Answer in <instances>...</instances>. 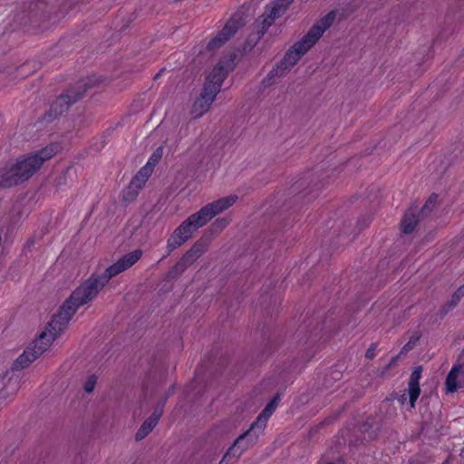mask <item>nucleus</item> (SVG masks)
Segmentation results:
<instances>
[{
  "mask_svg": "<svg viewBox=\"0 0 464 464\" xmlns=\"http://www.w3.org/2000/svg\"><path fill=\"white\" fill-rule=\"evenodd\" d=\"M56 151V146L50 145L36 152L19 157L14 164L0 170V186L9 188L28 179Z\"/></svg>",
  "mask_w": 464,
  "mask_h": 464,
  "instance_id": "nucleus-3",
  "label": "nucleus"
},
{
  "mask_svg": "<svg viewBox=\"0 0 464 464\" xmlns=\"http://www.w3.org/2000/svg\"><path fill=\"white\" fill-rule=\"evenodd\" d=\"M237 200V195L219 198L202 207L198 212L194 213V216L203 227L214 217L233 206Z\"/></svg>",
  "mask_w": 464,
  "mask_h": 464,
  "instance_id": "nucleus-8",
  "label": "nucleus"
},
{
  "mask_svg": "<svg viewBox=\"0 0 464 464\" xmlns=\"http://www.w3.org/2000/svg\"><path fill=\"white\" fill-rule=\"evenodd\" d=\"M95 384H96V377L94 375H92L85 382L83 389L87 392H92L94 390Z\"/></svg>",
  "mask_w": 464,
  "mask_h": 464,
  "instance_id": "nucleus-25",
  "label": "nucleus"
},
{
  "mask_svg": "<svg viewBox=\"0 0 464 464\" xmlns=\"http://www.w3.org/2000/svg\"><path fill=\"white\" fill-rule=\"evenodd\" d=\"M445 384L448 392H454L464 384V363L452 367Z\"/></svg>",
  "mask_w": 464,
  "mask_h": 464,
  "instance_id": "nucleus-15",
  "label": "nucleus"
},
{
  "mask_svg": "<svg viewBox=\"0 0 464 464\" xmlns=\"http://www.w3.org/2000/svg\"><path fill=\"white\" fill-rule=\"evenodd\" d=\"M253 444H250V440L247 436V433L241 434L233 443V445L227 450L226 454L223 456L222 459L219 461V464H228L227 459L230 456L238 459L242 453L248 449Z\"/></svg>",
  "mask_w": 464,
  "mask_h": 464,
  "instance_id": "nucleus-14",
  "label": "nucleus"
},
{
  "mask_svg": "<svg viewBox=\"0 0 464 464\" xmlns=\"http://www.w3.org/2000/svg\"><path fill=\"white\" fill-rule=\"evenodd\" d=\"M376 348V343H372L365 353V357L370 360L373 359L375 357Z\"/></svg>",
  "mask_w": 464,
  "mask_h": 464,
  "instance_id": "nucleus-26",
  "label": "nucleus"
},
{
  "mask_svg": "<svg viewBox=\"0 0 464 464\" xmlns=\"http://www.w3.org/2000/svg\"><path fill=\"white\" fill-rule=\"evenodd\" d=\"M140 191L137 188L129 184L122 192V199L125 202H132L136 199Z\"/></svg>",
  "mask_w": 464,
  "mask_h": 464,
  "instance_id": "nucleus-23",
  "label": "nucleus"
},
{
  "mask_svg": "<svg viewBox=\"0 0 464 464\" xmlns=\"http://www.w3.org/2000/svg\"><path fill=\"white\" fill-rule=\"evenodd\" d=\"M416 212H418L417 208L415 209L411 208L409 211H407L401 220V231L404 234H411L417 223L419 222V216L416 215Z\"/></svg>",
  "mask_w": 464,
  "mask_h": 464,
  "instance_id": "nucleus-17",
  "label": "nucleus"
},
{
  "mask_svg": "<svg viewBox=\"0 0 464 464\" xmlns=\"http://www.w3.org/2000/svg\"><path fill=\"white\" fill-rule=\"evenodd\" d=\"M160 72L157 73L154 78L156 79V78H160Z\"/></svg>",
  "mask_w": 464,
  "mask_h": 464,
  "instance_id": "nucleus-29",
  "label": "nucleus"
},
{
  "mask_svg": "<svg viewBox=\"0 0 464 464\" xmlns=\"http://www.w3.org/2000/svg\"><path fill=\"white\" fill-rule=\"evenodd\" d=\"M151 173L152 168L150 166L146 165L142 167L130 180V185L140 191L141 188L145 186Z\"/></svg>",
  "mask_w": 464,
  "mask_h": 464,
  "instance_id": "nucleus-18",
  "label": "nucleus"
},
{
  "mask_svg": "<svg viewBox=\"0 0 464 464\" xmlns=\"http://www.w3.org/2000/svg\"><path fill=\"white\" fill-rule=\"evenodd\" d=\"M142 256L136 249L123 256L109 266L103 274L92 276L78 286L64 301L59 312L53 317L46 330L14 362V369H24L44 353L53 342L67 328L77 309L96 297L110 279L132 266Z\"/></svg>",
  "mask_w": 464,
  "mask_h": 464,
  "instance_id": "nucleus-1",
  "label": "nucleus"
},
{
  "mask_svg": "<svg viewBox=\"0 0 464 464\" xmlns=\"http://www.w3.org/2000/svg\"><path fill=\"white\" fill-rule=\"evenodd\" d=\"M199 227H202L201 224L196 218L194 214L190 215L174 230L171 236L169 237L167 242V247L169 248V251L171 252L184 244Z\"/></svg>",
  "mask_w": 464,
  "mask_h": 464,
  "instance_id": "nucleus-6",
  "label": "nucleus"
},
{
  "mask_svg": "<svg viewBox=\"0 0 464 464\" xmlns=\"http://www.w3.org/2000/svg\"><path fill=\"white\" fill-rule=\"evenodd\" d=\"M216 97L217 94H215L214 92H210L208 89L203 88L200 96L196 99L192 105L191 114L193 117L199 118L203 116L209 110Z\"/></svg>",
  "mask_w": 464,
  "mask_h": 464,
  "instance_id": "nucleus-13",
  "label": "nucleus"
},
{
  "mask_svg": "<svg viewBox=\"0 0 464 464\" xmlns=\"http://www.w3.org/2000/svg\"><path fill=\"white\" fill-rule=\"evenodd\" d=\"M237 200V195L219 198L202 207L198 212L194 213V216L203 227L214 217L233 206Z\"/></svg>",
  "mask_w": 464,
  "mask_h": 464,
  "instance_id": "nucleus-7",
  "label": "nucleus"
},
{
  "mask_svg": "<svg viewBox=\"0 0 464 464\" xmlns=\"http://www.w3.org/2000/svg\"><path fill=\"white\" fill-rule=\"evenodd\" d=\"M464 296V285L459 287L455 293L452 295L451 298L449 300L445 306V313L453 309L460 301V299Z\"/></svg>",
  "mask_w": 464,
  "mask_h": 464,
  "instance_id": "nucleus-20",
  "label": "nucleus"
},
{
  "mask_svg": "<svg viewBox=\"0 0 464 464\" xmlns=\"http://www.w3.org/2000/svg\"><path fill=\"white\" fill-rule=\"evenodd\" d=\"M246 24V15L244 12H236L225 24L223 29L208 44V50L220 48L230 37H232L239 28Z\"/></svg>",
  "mask_w": 464,
  "mask_h": 464,
  "instance_id": "nucleus-5",
  "label": "nucleus"
},
{
  "mask_svg": "<svg viewBox=\"0 0 464 464\" xmlns=\"http://www.w3.org/2000/svg\"><path fill=\"white\" fill-rule=\"evenodd\" d=\"M279 401V396H276L263 410V411L259 414L256 420L251 424L250 428L245 432L247 433V436L250 440V444H254L265 427L266 426V421L268 418L275 411L277 402Z\"/></svg>",
  "mask_w": 464,
  "mask_h": 464,
  "instance_id": "nucleus-11",
  "label": "nucleus"
},
{
  "mask_svg": "<svg viewBox=\"0 0 464 464\" xmlns=\"http://www.w3.org/2000/svg\"><path fill=\"white\" fill-rule=\"evenodd\" d=\"M405 401H406V396H405V394H403V395H401V398H400V401H401V403H404V402H405Z\"/></svg>",
  "mask_w": 464,
  "mask_h": 464,
  "instance_id": "nucleus-28",
  "label": "nucleus"
},
{
  "mask_svg": "<svg viewBox=\"0 0 464 464\" xmlns=\"http://www.w3.org/2000/svg\"><path fill=\"white\" fill-rule=\"evenodd\" d=\"M160 72L157 73L154 78L156 79V78H160Z\"/></svg>",
  "mask_w": 464,
  "mask_h": 464,
  "instance_id": "nucleus-30",
  "label": "nucleus"
},
{
  "mask_svg": "<svg viewBox=\"0 0 464 464\" xmlns=\"http://www.w3.org/2000/svg\"><path fill=\"white\" fill-rule=\"evenodd\" d=\"M149 434V432H147L146 430H144L143 429L140 428L135 435V438L137 440H143L147 435Z\"/></svg>",
  "mask_w": 464,
  "mask_h": 464,
  "instance_id": "nucleus-27",
  "label": "nucleus"
},
{
  "mask_svg": "<svg viewBox=\"0 0 464 464\" xmlns=\"http://www.w3.org/2000/svg\"><path fill=\"white\" fill-rule=\"evenodd\" d=\"M437 203V196L432 195L429 198V199L426 201L425 205L421 208L420 210H418V213L421 217L428 216L430 213L432 212L433 208H435Z\"/></svg>",
  "mask_w": 464,
  "mask_h": 464,
  "instance_id": "nucleus-22",
  "label": "nucleus"
},
{
  "mask_svg": "<svg viewBox=\"0 0 464 464\" xmlns=\"http://www.w3.org/2000/svg\"><path fill=\"white\" fill-rule=\"evenodd\" d=\"M421 366H418L413 370L409 379L408 392L411 408L415 407V402L420 393V379L421 377Z\"/></svg>",
  "mask_w": 464,
  "mask_h": 464,
  "instance_id": "nucleus-16",
  "label": "nucleus"
},
{
  "mask_svg": "<svg viewBox=\"0 0 464 464\" xmlns=\"http://www.w3.org/2000/svg\"><path fill=\"white\" fill-rule=\"evenodd\" d=\"M234 68L235 57L232 55L225 56L218 62L208 76L204 88L208 89L210 92H214V93L218 95L227 73Z\"/></svg>",
  "mask_w": 464,
  "mask_h": 464,
  "instance_id": "nucleus-4",
  "label": "nucleus"
},
{
  "mask_svg": "<svg viewBox=\"0 0 464 464\" xmlns=\"http://www.w3.org/2000/svg\"><path fill=\"white\" fill-rule=\"evenodd\" d=\"M17 380L14 378L6 379L5 376L0 375V400L6 399L10 392H5V388L7 385H14L16 386Z\"/></svg>",
  "mask_w": 464,
  "mask_h": 464,
  "instance_id": "nucleus-21",
  "label": "nucleus"
},
{
  "mask_svg": "<svg viewBox=\"0 0 464 464\" xmlns=\"http://www.w3.org/2000/svg\"><path fill=\"white\" fill-rule=\"evenodd\" d=\"M293 1L294 0H276L270 5H267L263 14V28L269 27L276 18L283 15Z\"/></svg>",
  "mask_w": 464,
  "mask_h": 464,
  "instance_id": "nucleus-12",
  "label": "nucleus"
},
{
  "mask_svg": "<svg viewBox=\"0 0 464 464\" xmlns=\"http://www.w3.org/2000/svg\"><path fill=\"white\" fill-rule=\"evenodd\" d=\"M208 247V245L207 242L203 240L197 241L171 268L169 275L176 276L182 274L207 251Z\"/></svg>",
  "mask_w": 464,
  "mask_h": 464,
  "instance_id": "nucleus-10",
  "label": "nucleus"
},
{
  "mask_svg": "<svg viewBox=\"0 0 464 464\" xmlns=\"http://www.w3.org/2000/svg\"><path fill=\"white\" fill-rule=\"evenodd\" d=\"M86 83L80 82L76 89L68 90L66 93L61 94L51 105V111L55 116L63 114L69 107L80 100L86 92Z\"/></svg>",
  "mask_w": 464,
  "mask_h": 464,
  "instance_id": "nucleus-9",
  "label": "nucleus"
},
{
  "mask_svg": "<svg viewBox=\"0 0 464 464\" xmlns=\"http://www.w3.org/2000/svg\"><path fill=\"white\" fill-rule=\"evenodd\" d=\"M46 6V3L44 1H37L35 3L31 4L30 12L33 15L36 16L39 12H42Z\"/></svg>",
  "mask_w": 464,
  "mask_h": 464,
  "instance_id": "nucleus-24",
  "label": "nucleus"
},
{
  "mask_svg": "<svg viewBox=\"0 0 464 464\" xmlns=\"http://www.w3.org/2000/svg\"><path fill=\"white\" fill-rule=\"evenodd\" d=\"M335 16V12L331 11L314 24L307 34L291 46L285 53L283 59L272 68L264 80V83L266 85H270L276 80L285 76L292 67L297 63L301 57L316 44L324 33L332 25Z\"/></svg>",
  "mask_w": 464,
  "mask_h": 464,
  "instance_id": "nucleus-2",
  "label": "nucleus"
},
{
  "mask_svg": "<svg viewBox=\"0 0 464 464\" xmlns=\"http://www.w3.org/2000/svg\"><path fill=\"white\" fill-rule=\"evenodd\" d=\"M162 412L163 405L157 407L154 412L142 423L140 428L150 433L157 425L160 416L162 415Z\"/></svg>",
  "mask_w": 464,
  "mask_h": 464,
  "instance_id": "nucleus-19",
  "label": "nucleus"
}]
</instances>
